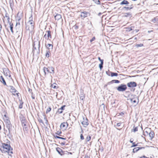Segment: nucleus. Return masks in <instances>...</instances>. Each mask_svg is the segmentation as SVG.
<instances>
[{
  "label": "nucleus",
  "mask_w": 158,
  "mask_h": 158,
  "mask_svg": "<svg viewBox=\"0 0 158 158\" xmlns=\"http://www.w3.org/2000/svg\"><path fill=\"white\" fill-rule=\"evenodd\" d=\"M0 150L3 153L7 152L10 156L13 153L12 148L10 147V145L6 143H2L0 146Z\"/></svg>",
  "instance_id": "1"
},
{
  "label": "nucleus",
  "mask_w": 158,
  "mask_h": 158,
  "mask_svg": "<svg viewBox=\"0 0 158 158\" xmlns=\"http://www.w3.org/2000/svg\"><path fill=\"white\" fill-rule=\"evenodd\" d=\"M34 23L33 21H28L26 24V29L29 31L32 32L34 28Z\"/></svg>",
  "instance_id": "2"
},
{
  "label": "nucleus",
  "mask_w": 158,
  "mask_h": 158,
  "mask_svg": "<svg viewBox=\"0 0 158 158\" xmlns=\"http://www.w3.org/2000/svg\"><path fill=\"white\" fill-rule=\"evenodd\" d=\"M126 85L124 84H121L118 87H117V89L119 92H123L127 89Z\"/></svg>",
  "instance_id": "3"
},
{
  "label": "nucleus",
  "mask_w": 158,
  "mask_h": 158,
  "mask_svg": "<svg viewBox=\"0 0 158 158\" xmlns=\"http://www.w3.org/2000/svg\"><path fill=\"white\" fill-rule=\"evenodd\" d=\"M33 49L38 50V51H40V42L39 41H35L33 44Z\"/></svg>",
  "instance_id": "4"
},
{
  "label": "nucleus",
  "mask_w": 158,
  "mask_h": 158,
  "mask_svg": "<svg viewBox=\"0 0 158 158\" xmlns=\"http://www.w3.org/2000/svg\"><path fill=\"white\" fill-rule=\"evenodd\" d=\"M72 153L70 152H68L67 151L64 152V154L61 155L63 156L64 158H71Z\"/></svg>",
  "instance_id": "5"
},
{
  "label": "nucleus",
  "mask_w": 158,
  "mask_h": 158,
  "mask_svg": "<svg viewBox=\"0 0 158 158\" xmlns=\"http://www.w3.org/2000/svg\"><path fill=\"white\" fill-rule=\"evenodd\" d=\"M89 13L87 11H84L81 12V15L80 16L81 18V19H83L87 17L88 15H89Z\"/></svg>",
  "instance_id": "6"
},
{
  "label": "nucleus",
  "mask_w": 158,
  "mask_h": 158,
  "mask_svg": "<svg viewBox=\"0 0 158 158\" xmlns=\"http://www.w3.org/2000/svg\"><path fill=\"white\" fill-rule=\"evenodd\" d=\"M127 85L129 87H134L137 86V84L135 82L131 81L127 83Z\"/></svg>",
  "instance_id": "7"
},
{
  "label": "nucleus",
  "mask_w": 158,
  "mask_h": 158,
  "mask_svg": "<svg viewBox=\"0 0 158 158\" xmlns=\"http://www.w3.org/2000/svg\"><path fill=\"white\" fill-rule=\"evenodd\" d=\"M68 126V123L67 122H64L61 123L60 125L61 129H65Z\"/></svg>",
  "instance_id": "8"
},
{
  "label": "nucleus",
  "mask_w": 158,
  "mask_h": 158,
  "mask_svg": "<svg viewBox=\"0 0 158 158\" xmlns=\"http://www.w3.org/2000/svg\"><path fill=\"white\" fill-rule=\"evenodd\" d=\"M83 121H82L81 123L84 127H86L89 124L88 122V119L87 118L85 119L83 118Z\"/></svg>",
  "instance_id": "9"
},
{
  "label": "nucleus",
  "mask_w": 158,
  "mask_h": 158,
  "mask_svg": "<svg viewBox=\"0 0 158 158\" xmlns=\"http://www.w3.org/2000/svg\"><path fill=\"white\" fill-rule=\"evenodd\" d=\"M45 46L49 51L52 50L53 48V45L51 44H46Z\"/></svg>",
  "instance_id": "10"
},
{
  "label": "nucleus",
  "mask_w": 158,
  "mask_h": 158,
  "mask_svg": "<svg viewBox=\"0 0 158 158\" xmlns=\"http://www.w3.org/2000/svg\"><path fill=\"white\" fill-rule=\"evenodd\" d=\"M144 147H137L134 148L133 150V152L135 153L137 152L138 150L142 149H144Z\"/></svg>",
  "instance_id": "11"
},
{
  "label": "nucleus",
  "mask_w": 158,
  "mask_h": 158,
  "mask_svg": "<svg viewBox=\"0 0 158 158\" xmlns=\"http://www.w3.org/2000/svg\"><path fill=\"white\" fill-rule=\"evenodd\" d=\"M56 151L61 156L62 154H64V152L59 148H56Z\"/></svg>",
  "instance_id": "12"
},
{
  "label": "nucleus",
  "mask_w": 158,
  "mask_h": 158,
  "mask_svg": "<svg viewBox=\"0 0 158 158\" xmlns=\"http://www.w3.org/2000/svg\"><path fill=\"white\" fill-rule=\"evenodd\" d=\"M136 99L138 100L137 102L136 103L137 104L138 102L139 101H138V99L136 97L135 98H134L130 99V100L131 102L133 103H135L136 102H137V101L136 100Z\"/></svg>",
  "instance_id": "13"
},
{
  "label": "nucleus",
  "mask_w": 158,
  "mask_h": 158,
  "mask_svg": "<svg viewBox=\"0 0 158 158\" xmlns=\"http://www.w3.org/2000/svg\"><path fill=\"white\" fill-rule=\"evenodd\" d=\"M151 129L149 128H146L144 130V132L146 134V135H148L149 134V133L151 131Z\"/></svg>",
  "instance_id": "14"
},
{
  "label": "nucleus",
  "mask_w": 158,
  "mask_h": 158,
  "mask_svg": "<svg viewBox=\"0 0 158 158\" xmlns=\"http://www.w3.org/2000/svg\"><path fill=\"white\" fill-rule=\"evenodd\" d=\"M48 69H49V67L48 68L44 67L43 69V71L45 76L47 73H50L49 70Z\"/></svg>",
  "instance_id": "15"
},
{
  "label": "nucleus",
  "mask_w": 158,
  "mask_h": 158,
  "mask_svg": "<svg viewBox=\"0 0 158 158\" xmlns=\"http://www.w3.org/2000/svg\"><path fill=\"white\" fill-rule=\"evenodd\" d=\"M0 81L2 82L4 85H6V82L2 77V76H1L0 77Z\"/></svg>",
  "instance_id": "16"
},
{
  "label": "nucleus",
  "mask_w": 158,
  "mask_h": 158,
  "mask_svg": "<svg viewBox=\"0 0 158 158\" xmlns=\"http://www.w3.org/2000/svg\"><path fill=\"white\" fill-rule=\"evenodd\" d=\"M149 135L151 139L153 138L154 136V133L153 131H152L151 130L150 131L149 133Z\"/></svg>",
  "instance_id": "17"
},
{
  "label": "nucleus",
  "mask_w": 158,
  "mask_h": 158,
  "mask_svg": "<svg viewBox=\"0 0 158 158\" xmlns=\"http://www.w3.org/2000/svg\"><path fill=\"white\" fill-rule=\"evenodd\" d=\"M48 69L49 70L50 73L53 74L54 73V69L52 67H49V69Z\"/></svg>",
  "instance_id": "18"
},
{
  "label": "nucleus",
  "mask_w": 158,
  "mask_h": 158,
  "mask_svg": "<svg viewBox=\"0 0 158 158\" xmlns=\"http://www.w3.org/2000/svg\"><path fill=\"white\" fill-rule=\"evenodd\" d=\"M124 16L125 17H131L132 16V14L130 12L125 13L124 14Z\"/></svg>",
  "instance_id": "19"
},
{
  "label": "nucleus",
  "mask_w": 158,
  "mask_h": 158,
  "mask_svg": "<svg viewBox=\"0 0 158 158\" xmlns=\"http://www.w3.org/2000/svg\"><path fill=\"white\" fill-rule=\"evenodd\" d=\"M61 18V15L59 14H56L55 16V18L56 20H58L60 19Z\"/></svg>",
  "instance_id": "20"
},
{
  "label": "nucleus",
  "mask_w": 158,
  "mask_h": 158,
  "mask_svg": "<svg viewBox=\"0 0 158 158\" xmlns=\"http://www.w3.org/2000/svg\"><path fill=\"white\" fill-rule=\"evenodd\" d=\"M10 91L13 92V93H16L17 91V90L15 89V88L13 87V86H10Z\"/></svg>",
  "instance_id": "21"
},
{
  "label": "nucleus",
  "mask_w": 158,
  "mask_h": 158,
  "mask_svg": "<svg viewBox=\"0 0 158 158\" xmlns=\"http://www.w3.org/2000/svg\"><path fill=\"white\" fill-rule=\"evenodd\" d=\"M21 120L22 123V124L23 123H27L26 120L25 118L24 117H22L21 118Z\"/></svg>",
  "instance_id": "22"
},
{
  "label": "nucleus",
  "mask_w": 158,
  "mask_h": 158,
  "mask_svg": "<svg viewBox=\"0 0 158 158\" xmlns=\"http://www.w3.org/2000/svg\"><path fill=\"white\" fill-rule=\"evenodd\" d=\"M129 4V2L126 1L124 0L123 1L121 2L120 3L121 5H126L128 4Z\"/></svg>",
  "instance_id": "23"
},
{
  "label": "nucleus",
  "mask_w": 158,
  "mask_h": 158,
  "mask_svg": "<svg viewBox=\"0 0 158 158\" xmlns=\"http://www.w3.org/2000/svg\"><path fill=\"white\" fill-rule=\"evenodd\" d=\"M118 75V74L117 73H114V72H111V76L112 77L114 76H117Z\"/></svg>",
  "instance_id": "24"
},
{
  "label": "nucleus",
  "mask_w": 158,
  "mask_h": 158,
  "mask_svg": "<svg viewBox=\"0 0 158 158\" xmlns=\"http://www.w3.org/2000/svg\"><path fill=\"white\" fill-rule=\"evenodd\" d=\"M54 137L55 138L60 139H63V140H65L66 139V138H64L60 137L59 136H57V135L55 136V135H54Z\"/></svg>",
  "instance_id": "25"
},
{
  "label": "nucleus",
  "mask_w": 158,
  "mask_h": 158,
  "mask_svg": "<svg viewBox=\"0 0 158 158\" xmlns=\"http://www.w3.org/2000/svg\"><path fill=\"white\" fill-rule=\"evenodd\" d=\"M111 82L112 83H118L120 82L119 81L116 80H112Z\"/></svg>",
  "instance_id": "26"
},
{
  "label": "nucleus",
  "mask_w": 158,
  "mask_h": 158,
  "mask_svg": "<svg viewBox=\"0 0 158 158\" xmlns=\"http://www.w3.org/2000/svg\"><path fill=\"white\" fill-rule=\"evenodd\" d=\"M47 32L48 33V38H51V31H47Z\"/></svg>",
  "instance_id": "27"
},
{
  "label": "nucleus",
  "mask_w": 158,
  "mask_h": 158,
  "mask_svg": "<svg viewBox=\"0 0 158 158\" xmlns=\"http://www.w3.org/2000/svg\"><path fill=\"white\" fill-rule=\"evenodd\" d=\"M9 25H10V31H11V32H12V33H13L14 32L13 30V24L12 23Z\"/></svg>",
  "instance_id": "28"
},
{
  "label": "nucleus",
  "mask_w": 158,
  "mask_h": 158,
  "mask_svg": "<svg viewBox=\"0 0 158 158\" xmlns=\"http://www.w3.org/2000/svg\"><path fill=\"white\" fill-rule=\"evenodd\" d=\"M23 127V129L24 130V131H25L26 132L28 130V128L27 127V126H24Z\"/></svg>",
  "instance_id": "29"
},
{
  "label": "nucleus",
  "mask_w": 158,
  "mask_h": 158,
  "mask_svg": "<svg viewBox=\"0 0 158 158\" xmlns=\"http://www.w3.org/2000/svg\"><path fill=\"white\" fill-rule=\"evenodd\" d=\"M91 137L90 136H87L86 138V141H89L90 139H91Z\"/></svg>",
  "instance_id": "30"
},
{
  "label": "nucleus",
  "mask_w": 158,
  "mask_h": 158,
  "mask_svg": "<svg viewBox=\"0 0 158 158\" xmlns=\"http://www.w3.org/2000/svg\"><path fill=\"white\" fill-rule=\"evenodd\" d=\"M103 62H102V63H101V64H99V67L100 69H102V68H103Z\"/></svg>",
  "instance_id": "31"
},
{
  "label": "nucleus",
  "mask_w": 158,
  "mask_h": 158,
  "mask_svg": "<svg viewBox=\"0 0 158 158\" xmlns=\"http://www.w3.org/2000/svg\"><path fill=\"white\" fill-rule=\"evenodd\" d=\"M143 46V44H137L135 45V46L138 48L139 47H142Z\"/></svg>",
  "instance_id": "32"
},
{
  "label": "nucleus",
  "mask_w": 158,
  "mask_h": 158,
  "mask_svg": "<svg viewBox=\"0 0 158 158\" xmlns=\"http://www.w3.org/2000/svg\"><path fill=\"white\" fill-rule=\"evenodd\" d=\"M80 98L81 100H83L85 98L84 95L83 94H82L80 96Z\"/></svg>",
  "instance_id": "33"
},
{
  "label": "nucleus",
  "mask_w": 158,
  "mask_h": 158,
  "mask_svg": "<svg viewBox=\"0 0 158 158\" xmlns=\"http://www.w3.org/2000/svg\"><path fill=\"white\" fill-rule=\"evenodd\" d=\"M38 120L39 123H42L44 125V123L43 122V121L42 119H41L40 118H39L38 119Z\"/></svg>",
  "instance_id": "34"
},
{
  "label": "nucleus",
  "mask_w": 158,
  "mask_h": 158,
  "mask_svg": "<svg viewBox=\"0 0 158 158\" xmlns=\"http://www.w3.org/2000/svg\"><path fill=\"white\" fill-rule=\"evenodd\" d=\"M49 53H50V52L49 51H48V52H47L46 54V55H45V56H46V57L48 58L49 56Z\"/></svg>",
  "instance_id": "35"
},
{
  "label": "nucleus",
  "mask_w": 158,
  "mask_h": 158,
  "mask_svg": "<svg viewBox=\"0 0 158 158\" xmlns=\"http://www.w3.org/2000/svg\"><path fill=\"white\" fill-rule=\"evenodd\" d=\"M126 29H127L126 31L127 32H130L132 30V28H126Z\"/></svg>",
  "instance_id": "36"
},
{
  "label": "nucleus",
  "mask_w": 158,
  "mask_h": 158,
  "mask_svg": "<svg viewBox=\"0 0 158 158\" xmlns=\"http://www.w3.org/2000/svg\"><path fill=\"white\" fill-rule=\"evenodd\" d=\"M57 112L59 114H61L63 112V110L59 108Z\"/></svg>",
  "instance_id": "37"
},
{
  "label": "nucleus",
  "mask_w": 158,
  "mask_h": 158,
  "mask_svg": "<svg viewBox=\"0 0 158 158\" xmlns=\"http://www.w3.org/2000/svg\"><path fill=\"white\" fill-rule=\"evenodd\" d=\"M94 1L97 4H100V2L99 0H94Z\"/></svg>",
  "instance_id": "38"
},
{
  "label": "nucleus",
  "mask_w": 158,
  "mask_h": 158,
  "mask_svg": "<svg viewBox=\"0 0 158 158\" xmlns=\"http://www.w3.org/2000/svg\"><path fill=\"white\" fill-rule=\"evenodd\" d=\"M23 102H20L19 105V108L20 109H21L23 107Z\"/></svg>",
  "instance_id": "39"
},
{
  "label": "nucleus",
  "mask_w": 158,
  "mask_h": 158,
  "mask_svg": "<svg viewBox=\"0 0 158 158\" xmlns=\"http://www.w3.org/2000/svg\"><path fill=\"white\" fill-rule=\"evenodd\" d=\"M137 145H138L137 144H135V143H134V142L133 143L132 145L131 146V148L136 147V146H137Z\"/></svg>",
  "instance_id": "40"
},
{
  "label": "nucleus",
  "mask_w": 158,
  "mask_h": 158,
  "mask_svg": "<svg viewBox=\"0 0 158 158\" xmlns=\"http://www.w3.org/2000/svg\"><path fill=\"white\" fill-rule=\"evenodd\" d=\"M51 109L50 107H49L46 110V113H48L49 112L51 111Z\"/></svg>",
  "instance_id": "41"
},
{
  "label": "nucleus",
  "mask_w": 158,
  "mask_h": 158,
  "mask_svg": "<svg viewBox=\"0 0 158 158\" xmlns=\"http://www.w3.org/2000/svg\"><path fill=\"white\" fill-rule=\"evenodd\" d=\"M62 133V132L60 131H57L56 134L58 135H60V134H61Z\"/></svg>",
  "instance_id": "42"
},
{
  "label": "nucleus",
  "mask_w": 158,
  "mask_h": 158,
  "mask_svg": "<svg viewBox=\"0 0 158 158\" xmlns=\"http://www.w3.org/2000/svg\"><path fill=\"white\" fill-rule=\"evenodd\" d=\"M7 22L9 25L12 24L11 23V22H10V18H8L7 19Z\"/></svg>",
  "instance_id": "43"
},
{
  "label": "nucleus",
  "mask_w": 158,
  "mask_h": 158,
  "mask_svg": "<svg viewBox=\"0 0 158 158\" xmlns=\"http://www.w3.org/2000/svg\"><path fill=\"white\" fill-rule=\"evenodd\" d=\"M29 20L28 21H33L32 20L33 18L32 16H31L29 18Z\"/></svg>",
  "instance_id": "44"
},
{
  "label": "nucleus",
  "mask_w": 158,
  "mask_h": 158,
  "mask_svg": "<svg viewBox=\"0 0 158 158\" xmlns=\"http://www.w3.org/2000/svg\"><path fill=\"white\" fill-rule=\"evenodd\" d=\"M80 139L81 140H83L84 139L82 134H81L80 135Z\"/></svg>",
  "instance_id": "45"
},
{
  "label": "nucleus",
  "mask_w": 158,
  "mask_h": 158,
  "mask_svg": "<svg viewBox=\"0 0 158 158\" xmlns=\"http://www.w3.org/2000/svg\"><path fill=\"white\" fill-rule=\"evenodd\" d=\"M133 130L134 132L137 131H138V127H135Z\"/></svg>",
  "instance_id": "46"
},
{
  "label": "nucleus",
  "mask_w": 158,
  "mask_h": 158,
  "mask_svg": "<svg viewBox=\"0 0 158 158\" xmlns=\"http://www.w3.org/2000/svg\"><path fill=\"white\" fill-rule=\"evenodd\" d=\"M157 21L156 18H154L152 20V21L154 23H155Z\"/></svg>",
  "instance_id": "47"
},
{
  "label": "nucleus",
  "mask_w": 158,
  "mask_h": 158,
  "mask_svg": "<svg viewBox=\"0 0 158 158\" xmlns=\"http://www.w3.org/2000/svg\"><path fill=\"white\" fill-rule=\"evenodd\" d=\"M98 59L101 62V63L103 62V60L101 59L100 57H98Z\"/></svg>",
  "instance_id": "48"
},
{
  "label": "nucleus",
  "mask_w": 158,
  "mask_h": 158,
  "mask_svg": "<svg viewBox=\"0 0 158 158\" xmlns=\"http://www.w3.org/2000/svg\"><path fill=\"white\" fill-rule=\"evenodd\" d=\"M23 127L26 126H27V123H23L22 124Z\"/></svg>",
  "instance_id": "49"
},
{
  "label": "nucleus",
  "mask_w": 158,
  "mask_h": 158,
  "mask_svg": "<svg viewBox=\"0 0 158 158\" xmlns=\"http://www.w3.org/2000/svg\"><path fill=\"white\" fill-rule=\"evenodd\" d=\"M65 107V106L64 105V106H61V107L60 108V109L61 110H64V108Z\"/></svg>",
  "instance_id": "50"
},
{
  "label": "nucleus",
  "mask_w": 158,
  "mask_h": 158,
  "mask_svg": "<svg viewBox=\"0 0 158 158\" xmlns=\"http://www.w3.org/2000/svg\"><path fill=\"white\" fill-rule=\"evenodd\" d=\"M124 8L126 9L127 10H130L132 8V7H124Z\"/></svg>",
  "instance_id": "51"
},
{
  "label": "nucleus",
  "mask_w": 158,
  "mask_h": 158,
  "mask_svg": "<svg viewBox=\"0 0 158 158\" xmlns=\"http://www.w3.org/2000/svg\"><path fill=\"white\" fill-rule=\"evenodd\" d=\"M52 88H53L54 89V88H56V86L55 85L53 84V85H52Z\"/></svg>",
  "instance_id": "52"
},
{
  "label": "nucleus",
  "mask_w": 158,
  "mask_h": 158,
  "mask_svg": "<svg viewBox=\"0 0 158 158\" xmlns=\"http://www.w3.org/2000/svg\"><path fill=\"white\" fill-rule=\"evenodd\" d=\"M6 18V19L8 18H9V16L7 14H6L5 15V17Z\"/></svg>",
  "instance_id": "53"
},
{
  "label": "nucleus",
  "mask_w": 158,
  "mask_h": 158,
  "mask_svg": "<svg viewBox=\"0 0 158 158\" xmlns=\"http://www.w3.org/2000/svg\"><path fill=\"white\" fill-rule=\"evenodd\" d=\"M95 39V38L94 37H93L92 39L90 40V42H92L93 41H94Z\"/></svg>",
  "instance_id": "54"
},
{
  "label": "nucleus",
  "mask_w": 158,
  "mask_h": 158,
  "mask_svg": "<svg viewBox=\"0 0 158 158\" xmlns=\"http://www.w3.org/2000/svg\"><path fill=\"white\" fill-rule=\"evenodd\" d=\"M16 19L18 21H19L21 19V18L19 17H17L16 18Z\"/></svg>",
  "instance_id": "55"
},
{
  "label": "nucleus",
  "mask_w": 158,
  "mask_h": 158,
  "mask_svg": "<svg viewBox=\"0 0 158 158\" xmlns=\"http://www.w3.org/2000/svg\"><path fill=\"white\" fill-rule=\"evenodd\" d=\"M45 123L46 124V125H48V121L47 119H46V120H45Z\"/></svg>",
  "instance_id": "56"
},
{
  "label": "nucleus",
  "mask_w": 158,
  "mask_h": 158,
  "mask_svg": "<svg viewBox=\"0 0 158 158\" xmlns=\"http://www.w3.org/2000/svg\"><path fill=\"white\" fill-rule=\"evenodd\" d=\"M121 123H118L117 124V125L118 126H120L121 125Z\"/></svg>",
  "instance_id": "57"
},
{
  "label": "nucleus",
  "mask_w": 158,
  "mask_h": 158,
  "mask_svg": "<svg viewBox=\"0 0 158 158\" xmlns=\"http://www.w3.org/2000/svg\"><path fill=\"white\" fill-rule=\"evenodd\" d=\"M84 158H90V157L88 155H85Z\"/></svg>",
  "instance_id": "58"
},
{
  "label": "nucleus",
  "mask_w": 158,
  "mask_h": 158,
  "mask_svg": "<svg viewBox=\"0 0 158 158\" xmlns=\"http://www.w3.org/2000/svg\"><path fill=\"white\" fill-rule=\"evenodd\" d=\"M139 158H148V157H146V156H143L142 157H140Z\"/></svg>",
  "instance_id": "59"
},
{
  "label": "nucleus",
  "mask_w": 158,
  "mask_h": 158,
  "mask_svg": "<svg viewBox=\"0 0 158 158\" xmlns=\"http://www.w3.org/2000/svg\"><path fill=\"white\" fill-rule=\"evenodd\" d=\"M28 91L29 92L31 93L32 91V90L29 88L28 89Z\"/></svg>",
  "instance_id": "60"
},
{
  "label": "nucleus",
  "mask_w": 158,
  "mask_h": 158,
  "mask_svg": "<svg viewBox=\"0 0 158 158\" xmlns=\"http://www.w3.org/2000/svg\"><path fill=\"white\" fill-rule=\"evenodd\" d=\"M31 93L32 94L31 97L33 99H34L35 98V97L33 95H32V93Z\"/></svg>",
  "instance_id": "61"
},
{
  "label": "nucleus",
  "mask_w": 158,
  "mask_h": 158,
  "mask_svg": "<svg viewBox=\"0 0 158 158\" xmlns=\"http://www.w3.org/2000/svg\"><path fill=\"white\" fill-rule=\"evenodd\" d=\"M44 119L45 120H46V119H47V118H46V116H45V115H44Z\"/></svg>",
  "instance_id": "62"
},
{
  "label": "nucleus",
  "mask_w": 158,
  "mask_h": 158,
  "mask_svg": "<svg viewBox=\"0 0 158 158\" xmlns=\"http://www.w3.org/2000/svg\"><path fill=\"white\" fill-rule=\"evenodd\" d=\"M65 144V142H64V143H61V145H64Z\"/></svg>",
  "instance_id": "63"
},
{
  "label": "nucleus",
  "mask_w": 158,
  "mask_h": 158,
  "mask_svg": "<svg viewBox=\"0 0 158 158\" xmlns=\"http://www.w3.org/2000/svg\"><path fill=\"white\" fill-rule=\"evenodd\" d=\"M138 30H135L134 31H135L136 32H137L139 31Z\"/></svg>",
  "instance_id": "64"
}]
</instances>
